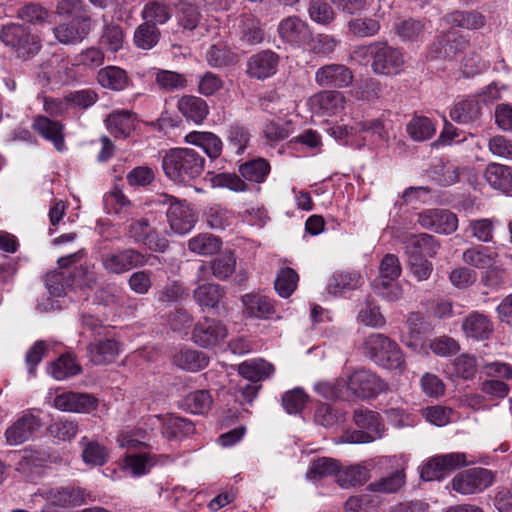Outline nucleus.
<instances>
[{
	"label": "nucleus",
	"mask_w": 512,
	"mask_h": 512,
	"mask_svg": "<svg viewBox=\"0 0 512 512\" xmlns=\"http://www.w3.org/2000/svg\"><path fill=\"white\" fill-rule=\"evenodd\" d=\"M97 81L103 88L113 91H122L131 83L128 73L124 69L113 65L101 68L97 73Z\"/></svg>",
	"instance_id": "obj_31"
},
{
	"label": "nucleus",
	"mask_w": 512,
	"mask_h": 512,
	"mask_svg": "<svg viewBox=\"0 0 512 512\" xmlns=\"http://www.w3.org/2000/svg\"><path fill=\"white\" fill-rule=\"evenodd\" d=\"M370 479V467L365 462L347 466L336 474V482L342 488L361 486Z\"/></svg>",
	"instance_id": "obj_32"
},
{
	"label": "nucleus",
	"mask_w": 512,
	"mask_h": 512,
	"mask_svg": "<svg viewBox=\"0 0 512 512\" xmlns=\"http://www.w3.org/2000/svg\"><path fill=\"white\" fill-rule=\"evenodd\" d=\"M82 258H58V270L47 273L45 286L50 295L60 297L67 288H89L96 284V274Z\"/></svg>",
	"instance_id": "obj_1"
},
{
	"label": "nucleus",
	"mask_w": 512,
	"mask_h": 512,
	"mask_svg": "<svg viewBox=\"0 0 512 512\" xmlns=\"http://www.w3.org/2000/svg\"><path fill=\"white\" fill-rule=\"evenodd\" d=\"M228 335L226 325L220 320L204 317L199 320L192 331L193 342L203 348L217 346Z\"/></svg>",
	"instance_id": "obj_12"
},
{
	"label": "nucleus",
	"mask_w": 512,
	"mask_h": 512,
	"mask_svg": "<svg viewBox=\"0 0 512 512\" xmlns=\"http://www.w3.org/2000/svg\"><path fill=\"white\" fill-rule=\"evenodd\" d=\"M205 167V158L193 148H172L162 158L165 176L178 184H190L199 178Z\"/></svg>",
	"instance_id": "obj_3"
},
{
	"label": "nucleus",
	"mask_w": 512,
	"mask_h": 512,
	"mask_svg": "<svg viewBox=\"0 0 512 512\" xmlns=\"http://www.w3.org/2000/svg\"><path fill=\"white\" fill-rule=\"evenodd\" d=\"M271 171L269 162L264 158H255L242 163L239 173L243 180L253 183H263Z\"/></svg>",
	"instance_id": "obj_40"
},
{
	"label": "nucleus",
	"mask_w": 512,
	"mask_h": 512,
	"mask_svg": "<svg viewBox=\"0 0 512 512\" xmlns=\"http://www.w3.org/2000/svg\"><path fill=\"white\" fill-rule=\"evenodd\" d=\"M354 421L359 430L346 433L343 436L345 442L369 443L383 436L384 426L378 413L370 410H357L354 413Z\"/></svg>",
	"instance_id": "obj_7"
},
{
	"label": "nucleus",
	"mask_w": 512,
	"mask_h": 512,
	"mask_svg": "<svg viewBox=\"0 0 512 512\" xmlns=\"http://www.w3.org/2000/svg\"><path fill=\"white\" fill-rule=\"evenodd\" d=\"M462 168L452 161L438 160L430 169L432 180L442 187H449L460 180Z\"/></svg>",
	"instance_id": "obj_33"
},
{
	"label": "nucleus",
	"mask_w": 512,
	"mask_h": 512,
	"mask_svg": "<svg viewBox=\"0 0 512 512\" xmlns=\"http://www.w3.org/2000/svg\"><path fill=\"white\" fill-rule=\"evenodd\" d=\"M494 482V474L486 468H471L456 474L451 480L454 491L462 495L477 494Z\"/></svg>",
	"instance_id": "obj_8"
},
{
	"label": "nucleus",
	"mask_w": 512,
	"mask_h": 512,
	"mask_svg": "<svg viewBox=\"0 0 512 512\" xmlns=\"http://www.w3.org/2000/svg\"><path fill=\"white\" fill-rule=\"evenodd\" d=\"M484 177L489 185L502 192H508L512 189V172L509 167L492 163L485 169Z\"/></svg>",
	"instance_id": "obj_38"
},
{
	"label": "nucleus",
	"mask_w": 512,
	"mask_h": 512,
	"mask_svg": "<svg viewBox=\"0 0 512 512\" xmlns=\"http://www.w3.org/2000/svg\"><path fill=\"white\" fill-rule=\"evenodd\" d=\"M407 131L414 140L424 141L434 135L435 127L429 118L415 117L408 124Z\"/></svg>",
	"instance_id": "obj_62"
},
{
	"label": "nucleus",
	"mask_w": 512,
	"mask_h": 512,
	"mask_svg": "<svg viewBox=\"0 0 512 512\" xmlns=\"http://www.w3.org/2000/svg\"><path fill=\"white\" fill-rule=\"evenodd\" d=\"M53 405L64 412L90 413L97 408L98 401L90 394L69 391L56 395Z\"/></svg>",
	"instance_id": "obj_21"
},
{
	"label": "nucleus",
	"mask_w": 512,
	"mask_h": 512,
	"mask_svg": "<svg viewBox=\"0 0 512 512\" xmlns=\"http://www.w3.org/2000/svg\"><path fill=\"white\" fill-rule=\"evenodd\" d=\"M158 457L150 453L128 454L124 459V469L139 477L149 473L156 465Z\"/></svg>",
	"instance_id": "obj_46"
},
{
	"label": "nucleus",
	"mask_w": 512,
	"mask_h": 512,
	"mask_svg": "<svg viewBox=\"0 0 512 512\" xmlns=\"http://www.w3.org/2000/svg\"><path fill=\"white\" fill-rule=\"evenodd\" d=\"M308 14L312 21L321 25H329L336 18V12L330 3L324 0H311Z\"/></svg>",
	"instance_id": "obj_58"
},
{
	"label": "nucleus",
	"mask_w": 512,
	"mask_h": 512,
	"mask_svg": "<svg viewBox=\"0 0 512 512\" xmlns=\"http://www.w3.org/2000/svg\"><path fill=\"white\" fill-rule=\"evenodd\" d=\"M364 280L358 271H336L328 280L327 291L334 296L358 289Z\"/></svg>",
	"instance_id": "obj_27"
},
{
	"label": "nucleus",
	"mask_w": 512,
	"mask_h": 512,
	"mask_svg": "<svg viewBox=\"0 0 512 512\" xmlns=\"http://www.w3.org/2000/svg\"><path fill=\"white\" fill-rule=\"evenodd\" d=\"M405 484V473L396 470L391 474L371 482L367 489L374 493L391 494L398 492Z\"/></svg>",
	"instance_id": "obj_48"
},
{
	"label": "nucleus",
	"mask_w": 512,
	"mask_h": 512,
	"mask_svg": "<svg viewBox=\"0 0 512 512\" xmlns=\"http://www.w3.org/2000/svg\"><path fill=\"white\" fill-rule=\"evenodd\" d=\"M92 30L90 16L78 18L69 23L60 24L53 29L56 39L66 45L77 44L84 40Z\"/></svg>",
	"instance_id": "obj_22"
},
{
	"label": "nucleus",
	"mask_w": 512,
	"mask_h": 512,
	"mask_svg": "<svg viewBox=\"0 0 512 512\" xmlns=\"http://www.w3.org/2000/svg\"><path fill=\"white\" fill-rule=\"evenodd\" d=\"M353 78L352 70L340 63L323 65L315 72V82L320 87L346 88L352 83Z\"/></svg>",
	"instance_id": "obj_17"
},
{
	"label": "nucleus",
	"mask_w": 512,
	"mask_h": 512,
	"mask_svg": "<svg viewBox=\"0 0 512 512\" xmlns=\"http://www.w3.org/2000/svg\"><path fill=\"white\" fill-rule=\"evenodd\" d=\"M363 350L377 365L387 369H401L404 366V355L398 344L389 337L372 333L365 338Z\"/></svg>",
	"instance_id": "obj_4"
},
{
	"label": "nucleus",
	"mask_w": 512,
	"mask_h": 512,
	"mask_svg": "<svg viewBox=\"0 0 512 512\" xmlns=\"http://www.w3.org/2000/svg\"><path fill=\"white\" fill-rule=\"evenodd\" d=\"M311 106L315 113L320 115H335L345 106L343 93L335 90L323 91L311 98Z\"/></svg>",
	"instance_id": "obj_26"
},
{
	"label": "nucleus",
	"mask_w": 512,
	"mask_h": 512,
	"mask_svg": "<svg viewBox=\"0 0 512 512\" xmlns=\"http://www.w3.org/2000/svg\"><path fill=\"white\" fill-rule=\"evenodd\" d=\"M203 219L212 230L222 231L233 225L235 214L220 204H213L206 208Z\"/></svg>",
	"instance_id": "obj_34"
},
{
	"label": "nucleus",
	"mask_w": 512,
	"mask_h": 512,
	"mask_svg": "<svg viewBox=\"0 0 512 512\" xmlns=\"http://www.w3.org/2000/svg\"><path fill=\"white\" fill-rule=\"evenodd\" d=\"M213 404V398L207 390H196L187 394L182 400V407L192 414H204Z\"/></svg>",
	"instance_id": "obj_50"
},
{
	"label": "nucleus",
	"mask_w": 512,
	"mask_h": 512,
	"mask_svg": "<svg viewBox=\"0 0 512 512\" xmlns=\"http://www.w3.org/2000/svg\"><path fill=\"white\" fill-rule=\"evenodd\" d=\"M443 20L452 26L465 29H480L485 23V17L477 11H454L443 17Z\"/></svg>",
	"instance_id": "obj_44"
},
{
	"label": "nucleus",
	"mask_w": 512,
	"mask_h": 512,
	"mask_svg": "<svg viewBox=\"0 0 512 512\" xmlns=\"http://www.w3.org/2000/svg\"><path fill=\"white\" fill-rule=\"evenodd\" d=\"M374 293L387 302H396L402 299L403 289L396 279L376 278L372 283Z\"/></svg>",
	"instance_id": "obj_55"
},
{
	"label": "nucleus",
	"mask_w": 512,
	"mask_h": 512,
	"mask_svg": "<svg viewBox=\"0 0 512 512\" xmlns=\"http://www.w3.org/2000/svg\"><path fill=\"white\" fill-rule=\"evenodd\" d=\"M308 401V395L302 388H294L282 396V406L289 414H297L303 410Z\"/></svg>",
	"instance_id": "obj_64"
},
{
	"label": "nucleus",
	"mask_w": 512,
	"mask_h": 512,
	"mask_svg": "<svg viewBox=\"0 0 512 512\" xmlns=\"http://www.w3.org/2000/svg\"><path fill=\"white\" fill-rule=\"evenodd\" d=\"M358 319L365 325L379 328L385 325L386 320L380 312V307L370 298L365 301V306L359 311Z\"/></svg>",
	"instance_id": "obj_61"
},
{
	"label": "nucleus",
	"mask_w": 512,
	"mask_h": 512,
	"mask_svg": "<svg viewBox=\"0 0 512 512\" xmlns=\"http://www.w3.org/2000/svg\"><path fill=\"white\" fill-rule=\"evenodd\" d=\"M417 222L424 229L432 230L440 234H451L458 227V218L453 212L431 208L423 210L418 214Z\"/></svg>",
	"instance_id": "obj_15"
},
{
	"label": "nucleus",
	"mask_w": 512,
	"mask_h": 512,
	"mask_svg": "<svg viewBox=\"0 0 512 512\" xmlns=\"http://www.w3.org/2000/svg\"><path fill=\"white\" fill-rule=\"evenodd\" d=\"M111 331L95 337L88 346L90 360L96 365L113 362L120 352V343L111 335Z\"/></svg>",
	"instance_id": "obj_23"
},
{
	"label": "nucleus",
	"mask_w": 512,
	"mask_h": 512,
	"mask_svg": "<svg viewBox=\"0 0 512 512\" xmlns=\"http://www.w3.org/2000/svg\"><path fill=\"white\" fill-rule=\"evenodd\" d=\"M153 70L156 84L165 92L181 90L187 86V79L183 74L158 68H153Z\"/></svg>",
	"instance_id": "obj_54"
},
{
	"label": "nucleus",
	"mask_w": 512,
	"mask_h": 512,
	"mask_svg": "<svg viewBox=\"0 0 512 512\" xmlns=\"http://www.w3.org/2000/svg\"><path fill=\"white\" fill-rule=\"evenodd\" d=\"M392 236L409 256H434L441 248L438 239L427 233L408 234L397 228L392 230Z\"/></svg>",
	"instance_id": "obj_9"
},
{
	"label": "nucleus",
	"mask_w": 512,
	"mask_h": 512,
	"mask_svg": "<svg viewBox=\"0 0 512 512\" xmlns=\"http://www.w3.org/2000/svg\"><path fill=\"white\" fill-rule=\"evenodd\" d=\"M348 31L358 38L373 37L380 31V22L371 17L353 18L348 24Z\"/></svg>",
	"instance_id": "obj_57"
},
{
	"label": "nucleus",
	"mask_w": 512,
	"mask_h": 512,
	"mask_svg": "<svg viewBox=\"0 0 512 512\" xmlns=\"http://www.w3.org/2000/svg\"><path fill=\"white\" fill-rule=\"evenodd\" d=\"M274 371V366L263 359L245 361L238 366L239 374L254 383L270 377Z\"/></svg>",
	"instance_id": "obj_39"
},
{
	"label": "nucleus",
	"mask_w": 512,
	"mask_h": 512,
	"mask_svg": "<svg viewBox=\"0 0 512 512\" xmlns=\"http://www.w3.org/2000/svg\"><path fill=\"white\" fill-rule=\"evenodd\" d=\"M0 39L3 44L14 50L18 58L23 60L32 58L41 49L39 38L21 24L11 23L3 26Z\"/></svg>",
	"instance_id": "obj_5"
},
{
	"label": "nucleus",
	"mask_w": 512,
	"mask_h": 512,
	"mask_svg": "<svg viewBox=\"0 0 512 512\" xmlns=\"http://www.w3.org/2000/svg\"><path fill=\"white\" fill-rule=\"evenodd\" d=\"M394 30L401 41L415 42L422 39L425 23L413 18L404 19L395 23Z\"/></svg>",
	"instance_id": "obj_51"
},
{
	"label": "nucleus",
	"mask_w": 512,
	"mask_h": 512,
	"mask_svg": "<svg viewBox=\"0 0 512 512\" xmlns=\"http://www.w3.org/2000/svg\"><path fill=\"white\" fill-rule=\"evenodd\" d=\"M240 39L248 45L260 44L264 39L261 23L251 16L243 17L239 25Z\"/></svg>",
	"instance_id": "obj_56"
},
{
	"label": "nucleus",
	"mask_w": 512,
	"mask_h": 512,
	"mask_svg": "<svg viewBox=\"0 0 512 512\" xmlns=\"http://www.w3.org/2000/svg\"><path fill=\"white\" fill-rule=\"evenodd\" d=\"M279 65V56L272 50H262L251 55L246 62V74L251 79L266 80L272 77Z\"/></svg>",
	"instance_id": "obj_18"
},
{
	"label": "nucleus",
	"mask_w": 512,
	"mask_h": 512,
	"mask_svg": "<svg viewBox=\"0 0 512 512\" xmlns=\"http://www.w3.org/2000/svg\"><path fill=\"white\" fill-rule=\"evenodd\" d=\"M109 132L117 138H126L134 129V117L129 111H116L106 119Z\"/></svg>",
	"instance_id": "obj_43"
},
{
	"label": "nucleus",
	"mask_w": 512,
	"mask_h": 512,
	"mask_svg": "<svg viewBox=\"0 0 512 512\" xmlns=\"http://www.w3.org/2000/svg\"><path fill=\"white\" fill-rule=\"evenodd\" d=\"M166 215L170 229L179 235L189 233L198 221L195 209L186 200L172 204Z\"/></svg>",
	"instance_id": "obj_16"
},
{
	"label": "nucleus",
	"mask_w": 512,
	"mask_h": 512,
	"mask_svg": "<svg viewBox=\"0 0 512 512\" xmlns=\"http://www.w3.org/2000/svg\"><path fill=\"white\" fill-rule=\"evenodd\" d=\"M465 453L452 452L430 458L422 467L420 477L424 481L441 480L455 469L473 464Z\"/></svg>",
	"instance_id": "obj_6"
},
{
	"label": "nucleus",
	"mask_w": 512,
	"mask_h": 512,
	"mask_svg": "<svg viewBox=\"0 0 512 512\" xmlns=\"http://www.w3.org/2000/svg\"><path fill=\"white\" fill-rule=\"evenodd\" d=\"M467 46L464 37L456 32L449 31L437 37L436 41L430 47V55L435 59L451 60L462 52Z\"/></svg>",
	"instance_id": "obj_24"
},
{
	"label": "nucleus",
	"mask_w": 512,
	"mask_h": 512,
	"mask_svg": "<svg viewBox=\"0 0 512 512\" xmlns=\"http://www.w3.org/2000/svg\"><path fill=\"white\" fill-rule=\"evenodd\" d=\"M173 15L172 7L164 1L149 0L143 7L141 16L144 22L157 25L166 24Z\"/></svg>",
	"instance_id": "obj_37"
},
{
	"label": "nucleus",
	"mask_w": 512,
	"mask_h": 512,
	"mask_svg": "<svg viewBox=\"0 0 512 512\" xmlns=\"http://www.w3.org/2000/svg\"><path fill=\"white\" fill-rule=\"evenodd\" d=\"M298 281V273L290 267H284L276 275L274 289L281 298L287 299L296 290Z\"/></svg>",
	"instance_id": "obj_49"
},
{
	"label": "nucleus",
	"mask_w": 512,
	"mask_h": 512,
	"mask_svg": "<svg viewBox=\"0 0 512 512\" xmlns=\"http://www.w3.org/2000/svg\"><path fill=\"white\" fill-rule=\"evenodd\" d=\"M161 38V32L158 27L149 22L141 23L134 31L133 43L138 49L151 50Z\"/></svg>",
	"instance_id": "obj_47"
},
{
	"label": "nucleus",
	"mask_w": 512,
	"mask_h": 512,
	"mask_svg": "<svg viewBox=\"0 0 512 512\" xmlns=\"http://www.w3.org/2000/svg\"><path fill=\"white\" fill-rule=\"evenodd\" d=\"M37 78L43 86H58L70 78L69 62L59 55H52L41 66Z\"/></svg>",
	"instance_id": "obj_19"
},
{
	"label": "nucleus",
	"mask_w": 512,
	"mask_h": 512,
	"mask_svg": "<svg viewBox=\"0 0 512 512\" xmlns=\"http://www.w3.org/2000/svg\"><path fill=\"white\" fill-rule=\"evenodd\" d=\"M184 140L188 144L200 147L210 159H216L221 155L222 141L212 132L192 131Z\"/></svg>",
	"instance_id": "obj_29"
},
{
	"label": "nucleus",
	"mask_w": 512,
	"mask_h": 512,
	"mask_svg": "<svg viewBox=\"0 0 512 512\" xmlns=\"http://www.w3.org/2000/svg\"><path fill=\"white\" fill-rule=\"evenodd\" d=\"M206 61L210 67L224 68L235 65L238 61L237 55L221 41L212 43L205 54Z\"/></svg>",
	"instance_id": "obj_36"
},
{
	"label": "nucleus",
	"mask_w": 512,
	"mask_h": 512,
	"mask_svg": "<svg viewBox=\"0 0 512 512\" xmlns=\"http://www.w3.org/2000/svg\"><path fill=\"white\" fill-rule=\"evenodd\" d=\"M80 366L71 355H62L50 366V373L56 380H64L80 372Z\"/></svg>",
	"instance_id": "obj_60"
},
{
	"label": "nucleus",
	"mask_w": 512,
	"mask_h": 512,
	"mask_svg": "<svg viewBox=\"0 0 512 512\" xmlns=\"http://www.w3.org/2000/svg\"><path fill=\"white\" fill-rule=\"evenodd\" d=\"M82 448V460L90 467L102 466L108 461V450L98 441L83 437L79 442Z\"/></svg>",
	"instance_id": "obj_41"
},
{
	"label": "nucleus",
	"mask_w": 512,
	"mask_h": 512,
	"mask_svg": "<svg viewBox=\"0 0 512 512\" xmlns=\"http://www.w3.org/2000/svg\"><path fill=\"white\" fill-rule=\"evenodd\" d=\"M200 19L201 14L197 7L189 3H180L177 9V21L184 30H194Z\"/></svg>",
	"instance_id": "obj_63"
},
{
	"label": "nucleus",
	"mask_w": 512,
	"mask_h": 512,
	"mask_svg": "<svg viewBox=\"0 0 512 512\" xmlns=\"http://www.w3.org/2000/svg\"><path fill=\"white\" fill-rule=\"evenodd\" d=\"M38 495L58 507L80 506L91 499L90 492L74 486L42 488L38 490Z\"/></svg>",
	"instance_id": "obj_14"
},
{
	"label": "nucleus",
	"mask_w": 512,
	"mask_h": 512,
	"mask_svg": "<svg viewBox=\"0 0 512 512\" xmlns=\"http://www.w3.org/2000/svg\"><path fill=\"white\" fill-rule=\"evenodd\" d=\"M353 53L361 64L369 65L375 75L392 77L400 75L404 70L403 50L390 45L387 41H375L358 46Z\"/></svg>",
	"instance_id": "obj_2"
},
{
	"label": "nucleus",
	"mask_w": 512,
	"mask_h": 512,
	"mask_svg": "<svg viewBox=\"0 0 512 512\" xmlns=\"http://www.w3.org/2000/svg\"><path fill=\"white\" fill-rule=\"evenodd\" d=\"M345 384L355 396L360 398H373L388 390L384 380L365 369L354 371Z\"/></svg>",
	"instance_id": "obj_10"
},
{
	"label": "nucleus",
	"mask_w": 512,
	"mask_h": 512,
	"mask_svg": "<svg viewBox=\"0 0 512 512\" xmlns=\"http://www.w3.org/2000/svg\"><path fill=\"white\" fill-rule=\"evenodd\" d=\"M124 38L123 29L119 25L107 23L103 26L99 42L106 47L107 50L115 53L122 49Z\"/></svg>",
	"instance_id": "obj_59"
},
{
	"label": "nucleus",
	"mask_w": 512,
	"mask_h": 512,
	"mask_svg": "<svg viewBox=\"0 0 512 512\" xmlns=\"http://www.w3.org/2000/svg\"><path fill=\"white\" fill-rule=\"evenodd\" d=\"M32 127L40 136L51 141L58 151L65 149L62 123L39 115L35 117Z\"/></svg>",
	"instance_id": "obj_28"
},
{
	"label": "nucleus",
	"mask_w": 512,
	"mask_h": 512,
	"mask_svg": "<svg viewBox=\"0 0 512 512\" xmlns=\"http://www.w3.org/2000/svg\"><path fill=\"white\" fill-rule=\"evenodd\" d=\"M50 454L44 449L25 450L17 463V470L23 474H31L35 469L45 465Z\"/></svg>",
	"instance_id": "obj_53"
},
{
	"label": "nucleus",
	"mask_w": 512,
	"mask_h": 512,
	"mask_svg": "<svg viewBox=\"0 0 512 512\" xmlns=\"http://www.w3.org/2000/svg\"><path fill=\"white\" fill-rule=\"evenodd\" d=\"M481 106L478 100L469 99L457 103L450 112V117L458 123H470L479 118Z\"/></svg>",
	"instance_id": "obj_52"
},
{
	"label": "nucleus",
	"mask_w": 512,
	"mask_h": 512,
	"mask_svg": "<svg viewBox=\"0 0 512 512\" xmlns=\"http://www.w3.org/2000/svg\"><path fill=\"white\" fill-rule=\"evenodd\" d=\"M240 301L243 315L248 319L270 320L277 313V301L260 291L245 293Z\"/></svg>",
	"instance_id": "obj_11"
},
{
	"label": "nucleus",
	"mask_w": 512,
	"mask_h": 512,
	"mask_svg": "<svg viewBox=\"0 0 512 512\" xmlns=\"http://www.w3.org/2000/svg\"><path fill=\"white\" fill-rule=\"evenodd\" d=\"M278 34L283 42L297 48H305L312 40L308 23L297 16H289L278 25Z\"/></svg>",
	"instance_id": "obj_13"
},
{
	"label": "nucleus",
	"mask_w": 512,
	"mask_h": 512,
	"mask_svg": "<svg viewBox=\"0 0 512 512\" xmlns=\"http://www.w3.org/2000/svg\"><path fill=\"white\" fill-rule=\"evenodd\" d=\"M221 247V239L210 233H200L188 241L189 251L202 256L215 255L220 252Z\"/></svg>",
	"instance_id": "obj_42"
},
{
	"label": "nucleus",
	"mask_w": 512,
	"mask_h": 512,
	"mask_svg": "<svg viewBox=\"0 0 512 512\" xmlns=\"http://www.w3.org/2000/svg\"><path fill=\"white\" fill-rule=\"evenodd\" d=\"M225 297V291L217 284H203L194 291V299L201 307L215 309Z\"/></svg>",
	"instance_id": "obj_45"
},
{
	"label": "nucleus",
	"mask_w": 512,
	"mask_h": 512,
	"mask_svg": "<svg viewBox=\"0 0 512 512\" xmlns=\"http://www.w3.org/2000/svg\"><path fill=\"white\" fill-rule=\"evenodd\" d=\"M41 426L40 418L27 411L6 429V440L9 445H20L28 441Z\"/></svg>",
	"instance_id": "obj_20"
},
{
	"label": "nucleus",
	"mask_w": 512,
	"mask_h": 512,
	"mask_svg": "<svg viewBox=\"0 0 512 512\" xmlns=\"http://www.w3.org/2000/svg\"><path fill=\"white\" fill-rule=\"evenodd\" d=\"M208 363V356L198 350L185 349L177 352L173 356V364L189 372L200 371L206 368Z\"/></svg>",
	"instance_id": "obj_35"
},
{
	"label": "nucleus",
	"mask_w": 512,
	"mask_h": 512,
	"mask_svg": "<svg viewBox=\"0 0 512 512\" xmlns=\"http://www.w3.org/2000/svg\"><path fill=\"white\" fill-rule=\"evenodd\" d=\"M177 108L188 121L196 124L202 123L209 113L206 101L192 95L182 96L178 100Z\"/></svg>",
	"instance_id": "obj_30"
},
{
	"label": "nucleus",
	"mask_w": 512,
	"mask_h": 512,
	"mask_svg": "<svg viewBox=\"0 0 512 512\" xmlns=\"http://www.w3.org/2000/svg\"><path fill=\"white\" fill-rule=\"evenodd\" d=\"M493 322L478 311L471 312L462 322V331L467 338L477 341L488 339L493 333Z\"/></svg>",
	"instance_id": "obj_25"
}]
</instances>
